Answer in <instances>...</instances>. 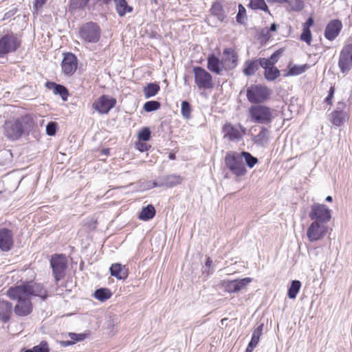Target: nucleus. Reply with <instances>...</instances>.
<instances>
[{
  "mask_svg": "<svg viewBox=\"0 0 352 352\" xmlns=\"http://www.w3.org/2000/svg\"><path fill=\"white\" fill-rule=\"evenodd\" d=\"M33 124L34 121L29 116L22 117L21 120H8L4 124V134L10 140H18L25 130L30 129Z\"/></svg>",
  "mask_w": 352,
  "mask_h": 352,
  "instance_id": "nucleus-1",
  "label": "nucleus"
},
{
  "mask_svg": "<svg viewBox=\"0 0 352 352\" xmlns=\"http://www.w3.org/2000/svg\"><path fill=\"white\" fill-rule=\"evenodd\" d=\"M10 294L13 297L16 296V295L23 294L28 296L30 298L32 296H39L43 300L47 298V291L43 285L32 282L14 287V289L10 291Z\"/></svg>",
  "mask_w": 352,
  "mask_h": 352,
  "instance_id": "nucleus-2",
  "label": "nucleus"
},
{
  "mask_svg": "<svg viewBox=\"0 0 352 352\" xmlns=\"http://www.w3.org/2000/svg\"><path fill=\"white\" fill-rule=\"evenodd\" d=\"M225 164L230 171L237 177H241L246 174L247 170L239 153L228 152L225 156Z\"/></svg>",
  "mask_w": 352,
  "mask_h": 352,
  "instance_id": "nucleus-3",
  "label": "nucleus"
},
{
  "mask_svg": "<svg viewBox=\"0 0 352 352\" xmlns=\"http://www.w3.org/2000/svg\"><path fill=\"white\" fill-rule=\"evenodd\" d=\"M100 36V26L92 21L82 24L79 29L80 38L85 43H96L99 41Z\"/></svg>",
  "mask_w": 352,
  "mask_h": 352,
  "instance_id": "nucleus-4",
  "label": "nucleus"
},
{
  "mask_svg": "<svg viewBox=\"0 0 352 352\" xmlns=\"http://www.w3.org/2000/svg\"><path fill=\"white\" fill-rule=\"evenodd\" d=\"M272 109L263 104L252 105L249 108L251 120L258 124H269L273 120Z\"/></svg>",
  "mask_w": 352,
  "mask_h": 352,
  "instance_id": "nucleus-5",
  "label": "nucleus"
},
{
  "mask_svg": "<svg viewBox=\"0 0 352 352\" xmlns=\"http://www.w3.org/2000/svg\"><path fill=\"white\" fill-rule=\"evenodd\" d=\"M272 91L266 86L262 85H251L247 88L246 96L251 103L261 104L267 100Z\"/></svg>",
  "mask_w": 352,
  "mask_h": 352,
  "instance_id": "nucleus-6",
  "label": "nucleus"
},
{
  "mask_svg": "<svg viewBox=\"0 0 352 352\" xmlns=\"http://www.w3.org/2000/svg\"><path fill=\"white\" fill-rule=\"evenodd\" d=\"M16 34L10 32L0 36V57L16 51L21 45Z\"/></svg>",
  "mask_w": 352,
  "mask_h": 352,
  "instance_id": "nucleus-7",
  "label": "nucleus"
},
{
  "mask_svg": "<svg viewBox=\"0 0 352 352\" xmlns=\"http://www.w3.org/2000/svg\"><path fill=\"white\" fill-rule=\"evenodd\" d=\"M14 287H11L7 291V295L12 300H17V304L15 305L14 311L19 316H25L30 314L32 311V305L30 298L26 295H16L13 297L11 296L10 291L14 289Z\"/></svg>",
  "mask_w": 352,
  "mask_h": 352,
  "instance_id": "nucleus-8",
  "label": "nucleus"
},
{
  "mask_svg": "<svg viewBox=\"0 0 352 352\" xmlns=\"http://www.w3.org/2000/svg\"><path fill=\"white\" fill-rule=\"evenodd\" d=\"M195 82L199 89H209L213 87L211 74L201 67H194Z\"/></svg>",
  "mask_w": 352,
  "mask_h": 352,
  "instance_id": "nucleus-9",
  "label": "nucleus"
},
{
  "mask_svg": "<svg viewBox=\"0 0 352 352\" xmlns=\"http://www.w3.org/2000/svg\"><path fill=\"white\" fill-rule=\"evenodd\" d=\"M309 217L314 221L326 224L331 215L330 210L324 204H314L311 206Z\"/></svg>",
  "mask_w": 352,
  "mask_h": 352,
  "instance_id": "nucleus-10",
  "label": "nucleus"
},
{
  "mask_svg": "<svg viewBox=\"0 0 352 352\" xmlns=\"http://www.w3.org/2000/svg\"><path fill=\"white\" fill-rule=\"evenodd\" d=\"M50 265L52 268L55 280L58 283L65 275L67 269L66 257L62 254H54L50 260Z\"/></svg>",
  "mask_w": 352,
  "mask_h": 352,
  "instance_id": "nucleus-11",
  "label": "nucleus"
},
{
  "mask_svg": "<svg viewBox=\"0 0 352 352\" xmlns=\"http://www.w3.org/2000/svg\"><path fill=\"white\" fill-rule=\"evenodd\" d=\"M116 104V99L107 95L99 97L92 104V107L100 114H106Z\"/></svg>",
  "mask_w": 352,
  "mask_h": 352,
  "instance_id": "nucleus-12",
  "label": "nucleus"
},
{
  "mask_svg": "<svg viewBox=\"0 0 352 352\" xmlns=\"http://www.w3.org/2000/svg\"><path fill=\"white\" fill-rule=\"evenodd\" d=\"M326 224L318 221H313L307 230V236L309 241L314 242L322 239L327 233Z\"/></svg>",
  "mask_w": 352,
  "mask_h": 352,
  "instance_id": "nucleus-13",
  "label": "nucleus"
},
{
  "mask_svg": "<svg viewBox=\"0 0 352 352\" xmlns=\"http://www.w3.org/2000/svg\"><path fill=\"white\" fill-rule=\"evenodd\" d=\"M338 65L342 73L351 69L352 67V44H347L342 50Z\"/></svg>",
  "mask_w": 352,
  "mask_h": 352,
  "instance_id": "nucleus-14",
  "label": "nucleus"
},
{
  "mask_svg": "<svg viewBox=\"0 0 352 352\" xmlns=\"http://www.w3.org/2000/svg\"><path fill=\"white\" fill-rule=\"evenodd\" d=\"M224 137L228 138L229 140H239L242 135L245 133L246 129L241 124L232 125L230 123L225 124L223 127Z\"/></svg>",
  "mask_w": 352,
  "mask_h": 352,
  "instance_id": "nucleus-15",
  "label": "nucleus"
},
{
  "mask_svg": "<svg viewBox=\"0 0 352 352\" xmlns=\"http://www.w3.org/2000/svg\"><path fill=\"white\" fill-rule=\"evenodd\" d=\"M252 281V278L249 277L233 280H223L222 286L227 292L236 293L243 289Z\"/></svg>",
  "mask_w": 352,
  "mask_h": 352,
  "instance_id": "nucleus-16",
  "label": "nucleus"
},
{
  "mask_svg": "<svg viewBox=\"0 0 352 352\" xmlns=\"http://www.w3.org/2000/svg\"><path fill=\"white\" fill-rule=\"evenodd\" d=\"M77 66L78 60L76 56L72 53H66L61 63V68L64 74L72 75L76 71Z\"/></svg>",
  "mask_w": 352,
  "mask_h": 352,
  "instance_id": "nucleus-17",
  "label": "nucleus"
},
{
  "mask_svg": "<svg viewBox=\"0 0 352 352\" xmlns=\"http://www.w3.org/2000/svg\"><path fill=\"white\" fill-rule=\"evenodd\" d=\"M14 245L12 231L8 228H0V249L3 252L10 251Z\"/></svg>",
  "mask_w": 352,
  "mask_h": 352,
  "instance_id": "nucleus-18",
  "label": "nucleus"
},
{
  "mask_svg": "<svg viewBox=\"0 0 352 352\" xmlns=\"http://www.w3.org/2000/svg\"><path fill=\"white\" fill-rule=\"evenodd\" d=\"M342 23L339 19L330 21L324 30V37L329 41H333L340 34Z\"/></svg>",
  "mask_w": 352,
  "mask_h": 352,
  "instance_id": "nucleus-19",
  "label": "nucleus"
},
{
  "mask_svg": "<svg viewBox=\"0 0 352 352\" xmlns=\"http://www.w3.org/2000/svg\"><path fill=\"white\" fill-rule=\"evenodd\" d=\"M223 54L224 56L223 63L225 69H232L235 68L238 64L236 52L232 48H226L223 50Z\"/></svg>",
  "mask_w": 352,
  "mask_h": 352,
  "instance_id": "nucleus-20",
  "label": "nucleus"
},
{
  "mask_svg": "<svg viewBox=\"0 0 352 352\" xmlns=\"http://www.w3.org/2000/svg\"><path fill=\"white\" fill-rule=\"evenodd\" d=\"M344 107V103H338L336 109L330 115L331 122L336 126H341L345 120L346 113L343 111Z\"/></svg>",
  "mask_w": 352,
  "mask_h": 352,
  "instance_id": "nucleus-21",
  "label": "nucleus"
},
{
  "mask_svg": "<svg viewBox=\"0 0 352 352\" xmlns=\"http://www.w3.org/2000/svg\"><path fill=\"white\" fill-rule=\"evenodd\" d=\"M109 270L111 275L119 280H124L128 276L127 269L120 263L112 264Z\"/></svg>",
  "mask_w": 352,
  "mask_h": 352,
  "instance_id": "nucleus-22",
  "label": "nucleus"
},
{
  "mask_svg": "<svg viewBox=\"0 0 352 352\" xmlns=\"http://www.w3.org/2000/svg\"><path fill=\"white\" fill-rule=\"evenodd\" d=\"M224 67L223 61L214 54L210 55L208 58V69L217 74H220L222 72V68Z\"/></svg>",
  "mask_w": 352,
  "mask_h": 352,
  "instance_id": "nucleus-23",
  "label": "nucleus"
},
{
  "mask_svg": "<svg viewBox=\"0 0 352 352\" xmlns=\"http://www.w3.org/2000/svg\"><path fill=\"white\" fill-rule=\"evenodd\" d=\"M12 312V303L6 300H0V320L3 322H8L10 318Z\"/></svg>",
  "mask_w": 352,
  "mask_h": 352,
  "instance_id": "nucleus-24",
  "label": "nucleus"
},
{
  "mask_svg": "<svg viewBox=\"0 0 352 352\" xmlns=\"http://www.w3.org/2000/svg\"><path fill=\"white\" fill-rule=\"evenodd\" d=\"M46 87L50 89H52L54 94L60 95L64 101L67 100L69 93L65 86L54 82H47Z\"/></svg>",
  "mask_w": 352,
  "mask_h": 352,
  "instance_id": "nucleus-25",
  "label": "nucleus"
},
{
  "mask_svg": "<svg viewBox=\"0 0 352 352\" xmlns=\"http://www.w3.org/2000/svg\"><path fill=\"white\" fill-rule=\"evenodd\" d=\"M270 131L267 129L262 127L261 131L252 138L253 142L258 146H264L268 144Z\"/></svg>",
  "mask_w": 352,
  "mask_h": 352,
  "instance_id": "nucleus-26",
  "label": "nucleus"
},
{
  "mask_svg": "<svg viewBox=\"0 0 352 352\" xmlns=\"http://www.w3.org/2000/svg\"><path fill=\"white\" fill-rule=\"evenodd\" d=\"M161 180L164 186L172 188L181 184L182 178L179 175L173 174L161 176Z\"/></svg>",
  "mask_w": 352,
  "mask_h": 352,
  "instance_id": "nucleus-27",
  "label": "nucleus"
},
{
  "mask_svg": "<svg viewBox=\"0 0 352 352\" xmlns=\"http://www.w3.org/2000/svg\"><path fill=\"white\" fill-rule=\"evenodd\" d=\"M156 213L155 208L152 204L143 207L139 213L138 218L142 221H148L153 219Z\"/></svg>",
  "mask_w": 352,
  "mask_h": 352,
  "instance_id": "nucleus-28",
  "label": "nucleus"
},
{
  "mask_svg": "<svg viewBox=\"0 0 352 352\" xmlns=\"http://www.w3.org/2000/svg\"><path fill=\"white\" fill-rule=\"evenodd\" d=\"M259 66L256 60H248L244 63L243 72L246 76H253L258 69Z\"/></svg>",
  "mask_w": 352,
  "mask_h": 352,
  "instance_id": "nucleus-29",
  "label": "nucleus"
},
{
  "mask_svg": "<svg viewBox=\"0 0 352 352\" xmlns=\"http://www.w3.org/2000/svg\"><path fill=\"white\" fill-rule=\"evenodd\" d=\"M116 10L120 16H124L126 13L131 12L133 8L129 6L126 0H114Z\"/></svg>",
  "mask_w": 352,
  "mask_h": 352,
  "instance_id": "nucleus-30",
  "label": "nucleus"
},
{
  "mask_svg": "<svg viewBox=\"0 0 352 352\" xmlns=\"http://www.w3.org/2000/svg\"><path fill=\"white\" fill-rule=\"evenodd\" d=\"M210 12L221 22L226 18V14H225L223 6L220 3L216 2L213 3L210 8Z\"/></svg>",
  "mask_w": 352,
  "mask_h": 352,
  "instance_id": "nucleus-31",
  "label": "nucleus"
},
{
  "mask_svg": "<svg viewBox=\"0 0 352 352\" xmlns=\"http://www.w3.org/2000/svg\"><path fill=\"white\" fill-rule=\"evenodd\" d=\"M112 296V293L108 288H100L95 291L94 296L101 302H104L109 299Z\"/></svg>",
  "mask_w": 352,
  "mask_h": 352,
  "instance_id": "nucleus-32",
  "label": "nucleus"
},
{
  "mask_svg": "<svg viewBox=\"0 0 352 352\" xmlns=\"http://www.w3.org/2000/svg\"><path fill=\"white\" fill-rule=\"evenodd\" d=\"M160 86L156 83H148L144 87L143 92L146 98L155 96L160 91Z\"/></svg>",
  "mask_w": 352,
  "mask_h": 352,
  "instance_id": "nucleus-33",
  "label": "nucleus"
},
{
  "mask_svg": "<svg viewBox=\"0 0 352 352\" xmlns=\"http://www.w3.org/2000/svg\"><path fill=\"white\" fill-rule=\"evenodd\" d=\"M301 287V283L299 280H292L290 285V287L288 289L287 295L288 297L291 299H294L296 298L298 293Z\"/></svg>",
  "mask_w": 352,
  "mask_h": 352,
  "instance_id": "nucleus-34",
  "label": "nucleus"
},
{
  "mask_svg": "<svg viewBox=\"0 0 352 352\" xmlns=\"http://www.w3.org/2000/svg\"><path fill=\"white\" fill-rule=\"evenodd\" d=\"M309 68V66L307 64H304L302 65H293L291 67L287 72V74H285V76H298L304 72Z\"/></svg>",
  "mask_w": 352,
  "mask_h": 352,
  "instance_id": "nucleus-35",
  "label": "nucleus"
},
{
  "mask_svg": "<svg viewBox=\"0 0 352 352\" xmlns=\"http://www.w3.org/2000/svg\"><path fill=\"white\" fill-rule=\"evenodd\" d=\"M280 73L279 69L274 66L268 68L264 72V76L268 81H274L280 76Z\"/></svg>",
  "mask_w": 352,
  "mask_h": 352,
  "instance_id": "nucleus-36",
  "label": "nucleus"
},
{
  "mask_svg": "<svg viewBox=\"0 0 352 352\" xmlns=\"http://www.w3.org/2000/svg\"><path fill=\"white\" fill-rule=\"evenodd\" d=\"M241 155V160H245L246 165L252 168L258 162V159L254 157L251 153L247 151H243L239 153Z\"/></svg>",
  "mask_w": 352,
  "mask_h": 352,
  "instance_id": "nucleus-37",
  "label": "nucleus"
},
{
  "mask_svg": "<svg viewBox=\"0 0 352 352\" xmlns=\"http://www.w3.org/2000/svg\"><path fill=\"white\" fill-rule=\"evenodd\" d=\"M249 6L253 10H261L269 12V9L265 0H250Z\"/></svg>",
  "mask_w": 352,
  "mask_h": 352,
  "instance_id": "nucleus-38",
  "label": "nucleus"
},
{
  "mask_svg": "<svg viewBox=\"0 0 352 352\" xmlns=\"http://www.w3.org/2000/svg\"><path fill=\"white\" fill-rule=\"evenodd\" d=\"M238 23L245 24L247 21L246 10L242 4L239 5V11L236 16Z\"/></svg>",
  "mask_w": 352,
  "mask_h": 352,
  "instance_id": "nucleus-39",
  "label": "nucleus"
},
{
  "mask_svg": "<svg viewBox=\"0 0 352 352\" xmlns=\"http://www.w3.org/2000/svg\"><path fill=\"white\" fill-rule=\"evenodd\" d=\"M287 3L291 10L295 12H300L305 7V3L302 0H289Z\"/></svg>",
  "mask_w": 352,
  "mask_h": 352,
  "instance_id": "nucleus-40",
  "label": "nucleus"
},
{
  "mask_svg": "<svg viewBox=\"0 0 352 352\" xmlns=\"http://www.w3.org/2000/svg\"><path fill=\"white\" fill-rule=\"evenodd\" d=\"M212 261L210 257L206 258L205 265L202 267V274L205 278H208L213 272L212 266Z\"/></svg>",
  "mask_w": 352,
  "mask_h": 352,
  "instance_id": "nucleus-41",
  "label": "nucleus"
},
{
  "mask_svg": "<svg viewBox=\"0 0 352 352\" xmlns=\"http://www.w3.org/2000/svg\"><path fill=\"white\" fill-rule=\"evenodd\" d=\"M160 102L155 100H150L144 103V110L146 112L156 111L160 108Z\"/></svg>",
  "mask_w": 352,
  "mask_h": 352,
  "instance_id": "nucleus-42",
  "label": "nucleus"
},
{
  "mask_svg": "<svg viewBox=\"0 0 352 352\" xmlns=\"http://www.w3.org/2000/svg\"><path fill=\"white\" fill-rule=\"evenodd\" d=\"M182 115L185 118H189L191 113V107L188 101H183L181 105Z\"/></svg>",
  "mask_w": 352,
  "mask_h": 352,
  "instance_id": "nucleus-43",
  "label": "nucleus"
},
{
  "mask_svg": "<svg viewBox=\"0 0 352 352\" xmlns=\"http://www.w3.org/2000/svg\"><path fill=\"white\" fill-rule=\"evenodd\" d=\"M300 38L301 41L305 42L308 45H310L312 41L311 30L302 28V32L301 33Z\"/></svg>",
  "mask_w": 352,
  "mask_h": 352,
  "instance_id": "nucleus-44",
  "label": "nucleus"
},
{
  "mask_svg": "<svg viewBox=\"0 0 352 352\" xmlns=\"http://www.w3.org/2000/svg\"><path fill=\"white\" fill-rule=\"evenodd\" d=\"M138 138L142 141H148L151 138V131L148 127H144L138 133Z\"/></svg>",
  "mask_w": 352,
  "mask_h": 352,
  "instance_id": "nucleus-45",
  "label": "nucleus"
},
{
  "mask_svg": "<svg viewBox=\"0 0 352 352\" xmlns=\"http://www.w3.org/2000/svg\"><path fill=\"white\" fill-rule=\"evenodd\" d=\"M34 352H50L49 346L47 342L42 341L38 345L34 346Z\"/></svg>",
  "mask_w": 352,
  "mask_h": 352,
  "instance_id": "nucleus-46",
  "label": "nucleus"
},
{
  "mask_svg": "<svg viewBox=\"0 0 352 352\" xmlns=\"http://www.w3.org/2000/svg\"><path fill=\"white\" fill-rule=\"evenodd\" d=\"M57 131V124L54 122H50L46 126V133L48 135H54Z\"/></svg>",
  "mask_w": 352,
  "mask_h": 352,
  "instance_id": "nucleus-47",
  "label": "nucleus"
},
{
  "mask_svg": "<svg viewBox=\"0 0 352 352\" xmlns=\"http://www.w3.org/2000/svg\"><path fill=\"white\" fill-rule=\"evenodd\" d=\"M256 60L258 61V66L265 69V71L273 66L268 58H260Z\"/></svg>",
  "mask_w": 352,
  "mask_h": 352,
  "instance_id": "nucleus-48",
  "label": "nucleus"
},
{
  "mask_svg": "<svg viewBox=\"0 0 352 352\" xmlns=\"http://www.w3.org/2000/svg\"><path fill=\"white\" fill-rule=\"evenodd\" d=\"M69 338L75 342L85 339V336L82 333H69Z\"/></svg>",
  "mask_w": 352,
  "mask_h": 352,
  "instance_id": "nucleus-49",
  "label": "nucleus"
},
{
  "mask_svg": "<svg viewBox=\"0 0 352 352\" xmlns=\"http://www.w3.org/2000/svg\"><path fill=\"white\" fill-rule=\"evenodd\" d=\"M263 328V324H259L256 328L254 329L253 333H252V336L260 339V337L262 334Z\"/></svg>",
  "mask_w": 352,
  "mask_h": 352,
  "instance_id": "nucleus-50",
  "label": "nucleus"
},
{
  "mask_svg": "<svg viewBox=\"0 0 352 352\" xmlns=\"http://www.w3.org/2000/svg\"><path fill=\"white\" fill-rule=\"evenodd\" d=\"M280 54V52L279 50L276 51L270 56V58H268L269 60L270 61V63L272 64L273 66L278 61V58Z\"/></svg>",
  "mask_w": 352,
  "mask_h": 352,
  "instance_id": "nucleus-51",
  "label": "nucleus"
},
{
  "mask_svg": "<svg viewBox=\"0 0 352 352\" xmlns=\"http://www.w3.org/2000/svg\"><path fill=\"white\" fill-rule=\"evenodd\" d=\"M335 93V88L333 87H331L329 91V94L325 98V102L329 104H331V100L333 97V94Z\"/></svg>",
  "mask_w": 352,
  "mask_h": 352,
  "instance_id": "nucleus-52",
  "label": "nucleus"
},
{
  "mask_svg": "<svg viewBox=\"0 0 352 352\" xmlns=\"http://www.w3.org/2000/svg\"><path fill=\"white\" fill-rule=\"evenodd\" d=\"M47 1V0H34V6L36 10L41 9Z\"/></svg>",
  "mask_w": 352,
  "mask_h": 352,
  "instance_id": "nucleus-53",
  "label": "nucleus"
},
{
  "mask_svg": "<svg viewBox=\"0 0 352 352\" xmlns=\"http://www.w3.org/2000/svg\"><path fill=\"white\" fill-rule=\"evenodd\" d=\"M314 20L312 17H309L307 19L306 22L303 23L302 28L306 30H310V28L314 25Z\"/></svg>",
  "mask_w": 352,
  "mask_h": 352,
  "instance_id": "nucleus-54",
  "label": "nucleus"
},
{
  "mask_svg": "<svg viewBox=\"0 0 352 352\" xmlns=\"http://www.w3.org/2000/svg\"><path fill=\"white\" fill-rule=\"evenodd\" d=\"M162 180H161V177H159L157 182H154L153 183V187H162L164 186L162 184Z\"/></svg>",
  "mask_w": 352,
  "mask_h": 352,
  "instance_id": "nucleus-55",
  "label": "nucleus"
},
{
  "mask_svg": "<svg viewBox=\"0 0 352 352\" xmlns=\"http://www.w3.org/2000/svg\"><path fill=\"white\" fill-rule=\"evenodd\" d=\"M258 342H259V338L252 336V339H251L250 342H249V344L251 345H253L254 346H256Z\"/></svg>",
  "mask_w": 352,
  "mask_h": 352,
  "instance_id": "nucleus-56",
  "label": "nucleus"
},
{
  "mask_svg": "<svg viewBox=\"0 0 352 352\" xmlns=\"http://www.w3.org/2000/svg\"><path fill=\"white\" fill-rule=\"evenodd\" d=\"M270 3H287L289 0H267Z\"/></svg>",
  "mask_w": 352,
  "mask_h": 352,
  "instance_id": "nucleus-57",
  "label": "nucleus"
},
{
  "mask_svg": "<svg viewBox=\"0 0 352 352\" xmlns=\"http://www.w3.org/2000/svg\"><path fill=\"white\" fill-rule=\"evenodd\" d=\"M74 344V341H61L60 342V345L64 347L72 345Z\"/></svg>",
  "mask_w": 352,
  "mask_h": 352,
  "instance_id": "nucleus-58",
  "label": "nucleus"
},
{
  "mask_svg": "<svg viewBox=\"0 0 352 352\" xmlns=\"http://www.w3.org/2000/svg\"><path fill=\"white\" fill-rule=\"evenodd\" d=\"M94 3H101L102 4H109L111 0H92Z\"/></svg>",
  "mask_w": 352,
  "mask_h": 352,
  "instance_id": "nucleus-59",
  "label": "nucleus"
},
{
  "mask_svg": "<svg viewBox=\"0 0 352 352\" xmlns=\"http://www.w3.org/2000/svg\"><path fill=\"white\" fill-rule=\"evenodd\" d=\"M101 153L104 155L108 156L109 155L110 150L109 148H103L101 151Z\"/></svg>",
  "mask_w": 352,
  "mask_h": 352,
  "instance_id": "nucleus-60",
  "label": "nucleus"
},
{
  "mask_svg": "<svg viewBox=\"0 0 352 352\" xmlns=\"http://www.w3.org/2000/svg\"><path fill=\"white\" fill-rule=\"evenodd\" d=\"M256 346H253V345H251L250 344H248V347L246 348L245 349V352H252V351L254 350V349L255 348Z\"/></svg>",
  "mask_w": 352,
  "mask_h": 352,
  "instance_id": "nucleus-61",
  "label": "nucleus"
},
{
  "mask_svg": "<svg viewBox=\"0 0 352 352\" xmlns=\"http://www.w3.org/2000/svg\"><path fill=\"white\" fill-rule=\"evenodd\" d=\"M277 27H278L277 25L275 23H273L272 24H271L269 30L272 31V32H274L277 30Z\"/></svg>",
  "mask_w": 352,
  "mask_h": 352,
  "instance_id": "nucleus-62",
  "label": "nucleus"
},
{
  "mask_svg": "<svg viewBox=\"0 0 352 352\" xmlns=\"http://www.w3.org/2000/svg\"><path fill=\"white\" fill-rule=\"evenodd\" d=\"M169 159L170 160H175V155L174 153H170L168 155Z\"/></svg>",
  "mask_w": 352,
  "mask_h": 352,
  "instance_id": "nucleus-63",
  "label": "nucleus"
},
{
  "mask_svg": "<svg viewBox=\"0 0 352 352\" xmlns=\"http://www.w3.org/2000/svg\"><path fill=\"white\" fill-rule=\"evenodd\" d=\"M325 200H326L327 201L331 202V201H332L333 199H332V197H331V196H329H329H327V197H326Z\"/></svg>",
  "mask_w": 352,
  "mask_h": 352,
  "instance_id": "nucleus-64",
  "label": "nucleus"
}]
</instances>
